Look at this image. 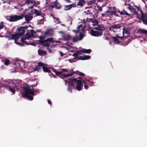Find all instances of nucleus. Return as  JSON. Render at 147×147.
Listing matches in <instances>:
<instances>
[{"mask_svg": "<svg viewBox=\"0 0 147 147\" xmlns=\"http://www.w3.org/2000/svg\"><path fill=\"white\" fill-rule=\"evenodd\" d=\"M28 26L21 27L18 28L17 31L14 34H11L10 36L11 32L9 30L5 28L3 30V32L0 33V37H5L7 38L8 40H10L13 39L14 40L15 43L20 46H23L24 43L26 45H32L35 46L36 44L34 43L28 42L27 41L32 36H30L28 34L22 37L21 39V41L22 42H18L20 36L23 34L25 32L24 29L27 28Z\"/></svg>", "mask_w": 147, "mask_h": 147, "instance_id": "f257e3e1", "label": "nucleus"}, {"mask_svg": "<svg viewBox=\"0 0 147 147\" xmlns=\"http://www.w3.org/2000/svg\"><path fill=\"white\" fill-rule=\"evenodd\" d=\"M65 84L67 85L68 84V90L70 92L71 90L73 89L76 86V89L78 91H80L82 89L83 85L82 83V81L80 78L74 79L71 82H68L67 80L65 81Z\"/></svg>", "mask_w": 147, "mask_h": 147, "instance_id": "f03ea898", "label": "nucleus"}, {"mask_svg": "<svg viewBox=\"0 0 147 147\" xmlns=\"http://www.w3.org/2000/svg\"><path fill=\"white\" fill-rule=\"evenodd\" d=\"M42 69L45 72H49L51 71L54 72L57 76L60 77L61 78L64 79L65 78L67 77L72 76V74H65L64 73L68 72V70L66 69H61L60 71H57L56 70L53 68H48L46 66L44 65L43 64Z\"/></svg>", "mask_w": 147, "mask_h": 147, "instance_id": "7ed1b4c3", "label": "nucleus"}, {"mask_svg": "<svg viewBox=\"0 0 147 147\" xmlns=\"http://www.w3.org/2000/svg\"><path fill=\"white\" fill-rule=\"evenodd\" d=\"M3 87L10 91L12 94L15 93L16 85L14 82L11 80H7L2 82L0 85V88Z\"/></svg>", "mask_w": 147, "mask_h": 147, "instance_id": "20e7f679", "label": "nucleus"}, {"mask_svg": "<svg viewBox=\"0 0 147 147\" xmlns=\"http://www.w3.org/2000/svg\"><path fill=\"white\" fill-rule=\"evenodd\" d=\"M85 26H84V23H82V24L79 25L78 27V30H73V31L75 32L76 34L79 33L80 35V38H77L76 40L75 39L76 37L74 38V41H77L81 40L84 36V34Z\"/></svg>", "mask_w": 147, "mask_h": 147, "instance_id": "39448f33", "label": "nucleus"}, {"mask_svg": "<svg viewBox=\"0 0 147 147\" xmlns=\"http://www.w3.org/2000/svg\"><path fill=\"white\" fill-rule=\"evenodd\" d=\"M24 93L22 94L23 97H27L28 99L32 100L33 98V96L34 95L33 90H31L29 87H24Z\"/></svg>", "mask_w": 147, "mask_h": 147, "instance_id": "423d86ee", "label": "nucleus"}, {"mask_svg": "<svg viewBox=\"0 0 147 147\" xmlns=\"http://www.w3.org/2000/svg\"><path fill=\"white\" fill-rule=\"evenodd\" d=\"M104 29L103 28L98 26L94 28L93 30H91L90 33L92 36H98L102 35V31Z\"/></svg>", "mask_w": 147, "mask_h": 147, "instance_id": "0eeeda50", "label": "nucleus"}, {"mask_svg": "<svg viewBox=\"0 0 147 147\" xmlns=\"http://www.w3.org/2000/svg\"><path fill=\"white\" fill-rule=\"evenodd\" d=\"M24 17V16L23 14L20 16L12 15L7 16L6 17V19L10 22H15L22 19Z\"/></svg>", "mask_w": 147, "mask_h": 147, "instance_id": "6e6552de", "label": "nucleus"}, {"mask_svg": "<svg viewBox=\"0 0 147 147\" xmlns=\"http://www.w3.org/2000/svg\"><path fill=\"white\" fill-rule=\"evenodd\" d=\"M14 64L17 67H19L22 69L26 67L25 62L19 59L16 60L14 61Z\"/></svg>", "mask_w": 147, "mask_h": 147, "instance_id": "1a4fd4ad", "label": "nucleus"}, {"mask_svg": "<svg viewBox=\"0 0 147 147\" xmlns=\"http://www.w3.org/2000/svg\"><path fill=\"white\" fill-rule=\"evenodd\" d=\"M54 42V39L53 38H49L46 40H38V42L41 43L45 46H48L50 45L51 42Z\"/></svg>", "mask_w": 147, "mask_h": 147, "instance_id": "9d476101", "label": "nucleus"}, {"mask_svg": "<svg viewBox=\"0 0 147 147\" xmlns=\"http://www.w3.org/2000/svg\"><path fill=\"white\" fill-rule=\"evenodd\" d=\"M82 82L84 84V88L86 90L88 88V85H92L94 83L93 81H90V80L87 79L82 80Z\"/></svg>", "mask_w": 147, "mask_h": 147, "instance_id": "9b49d317", "label": "nucleus"}, {"mask_svg": "<svg viewBox=\"0 0 147 147\" xmlns=\"http://www.w3.org/2000/svg\"><path fill=\"white\" fill-rule=\"evenodd\" d=\"M25 3L28 5L32 4V6L30 7L31 9L33 8V6H36L39 4V2L38 1H35L33 0H27L25 1Z\"/></svg>", "mask_w": 147, "mask_h": 147, "instance_id": "f8f14e48", "label": "nucleus"}, {"mask_svg": "<svg viewBox=\"0 0 147 147\" xmlns=\"http://www.w3.org/2000/svg\"><path fill=\"white\" fill-rule=\"evenodd\" d=\"M78 55H82L84 53L89 54L91 52L90 49H83L81 50L77 51Z\"/></svg>", "mask_w": 147, "mask_h": 147, "instance_id": "ddd939ff", "label": "nucleus"}, {"mask_svg": "<svg viewBox=\"0 0 147 147\" xmlns=\"http://www.w3.org/2000/svg\"><path fill=\"white\" fill-rule=\"evenodd\" d=\"M43 65V63H38L37 66L35 68L31 69L30 71L33 72L35 71H38L40 69V67Z\"/></svg>", "mask_w": 147, "mask_h": 147, "instance_id": "4468645a", "label": "nucleus"}, {"mask_svg": "<svg viewBox=\"0 0 147 147\" xmlns=\"http://www.w3.org/2000/svg\"><path fill=\"white\" fill-rule=\"evenodd\" d=\"M135 15H136L137 18L138 19H140L141 18L142 19L144 17L145 15H144L141 10H140V12H139V13L135 12Z\"/></svg>", "mask_w": 147, "mask_h": 147, "instance_id": "2eb2a0df", "label": "nucleus"}, {"mask_svg": "<svg viewBox=\"0 0 147 147\" xmlns=\"http://www.w3.org/2000/svg\"><path fill=\"white\" fill-rule=\"evenodd\" d=\"M123 38L122 37H120L117 36L116 37H113V40L115 43L119 44L120 42V40L122 39Z\"/></svg>", "mask_w": 147, "mask_h": 147, "instance_id": "dca6fc26", "label": "nucleus"}, {"mask_svg": "<svg viewBox=\"0 0 147 147\" xmlns=\"http://www.w3.org/2000/svg\"><path fill=\"white\" fill-rule=\"evenodd\" d=\"M25 18L26 21L29 22L32 19L33 17L31 14H28L25 16Z\"/></svg>", "mask_w": 147, "mask_h": 147, "instance_id": "f3484780", "label": "nucleus"}, {"mask_svg": "<svg viewBox=\"0 0 147 147\" xmlns=\"http://www.w3.org/2000/svg\"><path fill=\"white\" fill-rule=\"evenodd\" d=\"M115 7H113L111 8H109V10L106 11V13H109L111 14L114 13L115 12V11L114 9Z\"/></svg>", "mask_w": 147, "mask_h": 147, "instance_id": "a211bd4d", "label": "nucleus"}, {"mask_svg": "<svg viewBox=\"0 0 147 147\" xmlns=\"http://www.w3.org/2000/svg\"><path fill=\"white\" fill-rule=\"evenodd\" d=\"M76 6V4L73 3L70 5H66L65 6V9L66 10H68L71 9L72 7H74Z\"/></svg>", "mask_w": 147, "mask_h": 147, "instance_id": "6ab92c4d", "label": "nucleus"}, {"mask_svg": "<svg viewBox=\"0 0 147 147\" xmlns=\"http://www.w3.org/2000/svg\"><path fill=\"white\" fill-rule=\"evenodd\" d=\"M120 28V26L119 24L117 25H115L111 27L110 28V30L111 31L115 32V30L114 29H116L118 28Z\"/></svg>", "mask_w": 147, "mask_h": 147, "instance_id": "aec40b11", "label": "nucleus"}, {"mask_svg": "<svg viewBox=\"0 0 147 147\" xmlns=\"http://www.w3.org/2000/svg\"><path fill=\"white\" fill-rule=\"evenodd\" d=\"M90 56L89 55H85L84 56L80 57L78 59L81 60H86L89 59L90 58Z\"/></svg>", "mask_w": 147, "mask_h": 147, "instance_id": "412c9836", "label": "nucleus"}, {"mask_svg": "<svg viewBox=\"0 0 147 147\" xmlns=\"http://www.w3.org/2000/svg\"><path fill=\"white\" fill-rule=\"evenodd\" d=\"M123 34L124 37H127L129 35V32L125 29L123 30Z\"/></svg>", "mask_w": 147, "mask_h": 147, "instance_id": "4be33fe9", "label": "nucleus"}, {"mask_svg": "<svg viewBox=\"0 0 147 147\" xmlns=\"http://www.w3.org/2000/svg\"><path fill=\"white\" fill-rule=\"evenodd\" d=\"M128 8L129 9L130 11L133 13V15H135V12H137L136 11L135 9L134 8H133L131 6L129 5H128Z\"/></svg>", "mask_w": 147, "mask_h": 147, "instance_id": "5701e85b", "label": "nucleus"}, {"mask_svg": "<svg viewBox=\"0 0 147 147\" xmlns=\"http://www.w3.org/2000/svg\"><path fill=\"white\" fill-rule=\"evenodd\" d=\"M90 21L92 25L93 26L96 25L98 23V21L95 19H90Z\"/></svg>", "mask_w": 147, "mask_h": 147, "instance_id": "b1692460", "label": "nucleus"}, {"mask_svg": "<svg viewBox=\"0 0 147 147\" xmlns=\"http://www.w3.org/2000/svg\"><path fill=\"white\" fill-rule=\"evenodd\" d=\"M103 0H92L90 1V5L96 4L98 2H102Z\"/></svg>", "mask_w": 147, "mask_h": 147, "instance_id": "393cba45", "label": "nucleus"}, {"mask_svg": "<svg viewBox=\"0 0 147 147\" xmlns=\"http://www.w3.org/2000/svg\"><path fill=\"white\" fill-rule=\"evenodd\" d=\"M34 13L37 15H41L42 16H43V14L42 13L41 11L37 10L36 9L34 10Z\"/></svg>", "mask_w": 147, "mask_h": 147, "instance_id": "a878e982", "label": "nucleus"}, {"mask_svg": "<svg viewBox=\"0 0 147 147\" xmlns=\"http://www.w3.org/2000/svg\"><path fill=\"white\" fill-rule=\"evenodd\" d=\"M138 32L140 33H144L145 34H147V30H144L142 29L141 28L139 29L138 30Z\"/></svg>", "mask_w": 147, "mask_h": 147, "instance_id": "bb28decb", "label": "nucleus"}, {"mask_svg": "<svg viewBox=\"0 0 147 147\" xmlns=\"http://www.w3.org/2000/svg\"><path fill=\"white\" fill-rule=\"evenodd\" d=\"M142 21L144 24L147 25V15H145L144 17L142 19Z\"/></svg>", "mask_w": 147, "mask_h": 147, "instance_id": "cd10ccee", "label": "nucleus"}, {"mask_svg": "<svg viewBox=\"0 0 147 147\" xmlns=\"http://www.w3.org/2000/svg\"><path fill=\"white\" fill-rule=\"evenodd\" d=\"M84 3V0H80L79 2L77 3V5L79 6H82Z\"/></svg>", "mask_w": 147, "mask_h": 147, "instance_id": "c85d7f7f", "label": "nucleus"}, {"mask_svg": "<svg viewBox=\"0 0 147 147\" xmlns=\"http://www.w3.org/2000/svg\"><path fill=\"white\" fill-rule=\"evenodd\" d=\"M38 54L40 55H42L46 54V52L42 50H38Z\"/></svg>", "mask_w": 147, "mask_h": 147, "instance_id": "c756f323", "label": "nucleus"}, {"mask_svg": "<svg viewBox=\"0 0 147 147\" xmlns=\"http://www.w3.org/2000/svg\"><path fill=\"white\" fill-rule=\"evenodd\" d=\"M52 17L53 18V20L54 22L56 24L59 23V19L58 18H55L53 16Z\"/></svg>", "mask_w": 147, "mask_h": 147, "instance_id": "7c9ffc66", "label": "nucleus"}, {"mask_svg": "<svg viewBox=\"0 0 147 147\" xmlns=\"http://www.w3.org/2000/svg\"><path fill=\"white\" fill-rule=\"evenodd\" d=\"M71 38V37L69 35H68L66 37L63 38L61 39H63L64 40L67 41L68 40H69Z\"/></svg>", "mask_w": 147, "mask_h": 147, "instance_id": "2f4dec72", "label": "nucleus"}, {"mask_svg": "<svg viewBox=\"0 0 147 147\" xmlns=\"http://www.w3.org/2000/svg\"><path fill=\"white\" fill-rule=\"evenodd\" d=\"M28 66H29V67H28L27 68L28 69V71L29 72H32L30 71V70L31 69H32V68H34L33 66H32V65H31V64L30 63H29L28 64Z\"/></svg>", "mask_w": 147, "mask_h": 147, "instance_id": "473e14b6", "label": "nucleus"}, {"mask_svg": "<svg viewBox=\"0 0 147 147\" xmlns=\"http://www.w3.org/2000/svg\"><path fill=\"white\" fill-rule=\"evenodd\" d=\"M9 64H10V61L8 59H5L4 61V64L5 65L7 66Z\"/></svg>", "mask_w": 147, "mask_h": 147, "instance_id": "72a5a7b5", "label": "nucleus"}, {"mask_svg": "<svg viewBox=\"0 0 147 147\" xmlns=\"http://www.w3.org/2000/svg\"><path fill=\"white\" fill-rule=\"evenodd\" d=\"M65 48L68 51H69L71 52H73L74 51L72 50H70L72 49V47L70 46H68L67 47H65Z\"/></svg>", "mask_w": 147, "mask_h": 147, "instance_id": "f704fd0d", "label": "nucleus"}, {"mask_svg": "<svg viewBox=\"0 0 147 147\" xmlns=\"http://www.w3.org/2000/svg\"><path fill=\"white\" fill-rule=\"evenodd\" d=\"M120 13L121 14H126L127 15H128V14L127 13V12L124 11L120 12Z\"/></svg>", "mask_w": 147, "mask_h": 147, "instance_id": "c9c22d12", "label": "nucleus"}, {"mask_svg": "<svg viewBox=\"0 0 147 147\" xmlns=\"http://www.w3.org/2000/svg\"><path fill=\"white\" fill-rule=\"evenodd\" d=\"M75 37H76L75 38V39L76 40L77 38H80V35H79V36H76L74 37H73L72 38V41H73L74 42H77L78 41H74V38Z\"/></svg>", "mask_w": 147, "mask_h": 147, "instance_id": "e433bc0d", "label": "nucleus"}, {"mask_svg": "<svg viewBox=\"0 0 147 147\" xmlns=\"http://www.w3.org/2000/svg\"><path fill=\"white\" fill-rule=\"evenodd\" d=\"M75 59V58H74L73 59H69L68 60L69 62L72 63L75 61H74V59Z\"/></svg>", "mask_w": 147, "mask_h": 147, "instance_id": "4c0bfd02", "label": "nucleus"}, {"mask_svg": "<svg viewBox=\"0 0 147 147\" xmlns=\"http://www.w3.org/2000/svg\"><path fill=\"white\" fill-rule=\"evenodd\" d=\"M135 7H136V9L138 11V12H140V10H141L140 8L138 7L135 6Z\"/></svg>", "mask_w": 147, "mask_h": 147, "instance_id": "58836bf2", "label": "nucleus"}, {"mask_svg": "<svg viewBox=\"0 0 147 147\" xmlns=\"http://www.w3.org/2000/svg\"><path fill=\"white\" fill-rule=\"evenodd\" d=\"M97 7L98 9L99 10L101 11L102 10V8L101 7L99 6L98 5L97 6Z\"/></svg>", "mask_w": 147, "mask_h": 147, "instance_id": "ea45409f", "label": "nucleus"}, {"mask_svg": "<svg viewBox=\"0 0 147 147\" xmlns=\"http://www.w3.org/2000/svg\"><path fill=\"white\" fill-rule=\"evenodd\" d=\"M78 55V54L76 52L75 53H74L73 54V56L74 57H76Z\"/></svg>", "mask_w": 147, "mask_h": 147, "instance_id": "a19ab883", "label": "nucleus"}, {"mask_svg": "<svg viewBox=\"0 0 147 147\" xmlns=\"http://www.w3.org/2000/svg\"><path fill=\"white\" fill-rule=\"evenodd\" d=\"M79 74H80V76H83L84 75V73H83L82 72H80L79 73Z\"/></svg>", "mask_w": 147, "mask_h": 147, "instance_id": "79ce46f5", "label": "nucleus"}, {"mask_svg": "<svg viewBox=\"0 0 147 147\" xmlns=\"http://www.w3.org/2000/svg\"><path fill=\"white\" fill-rule=\"evenodd\" d=\"M59 53L60 54L61 56H63L64 55H65V54H63L60 51L59 52Z\"/></svg>", "mask_w": 147, "mask_h": 147, "instance_id": "37998d69", "label": "nucleus"}, {"mask_svg": "<svg viewBox=\"0 0 147 147\" xmlns=\"http://www.w3.org/2000/svg\"><path fill=\"white\" fill-rule=\"evenodd\" d=\"M106 13H106V12L105 13H102V16H105V15Z\"/></svg>", "mask_w": 147, "mask_h": 147, "instance_id": "c03bdc74", "label": "nucleus"}, {"mask_svg": "<svg viewBox=\"0 0 147 147\" xmlns=\"http://www.w3.org/2000/svg\"><path fill=\"white\" fill-rule=\"evenodd\" d=\"M80 72L78 71H74V73H76V74H79V73Z\"/></svg>", "mask_w": 147, "mask_h": 147, "instance_id": "a18cd8bd", "label": "nucleus"}, {"mask_svg": "<svg viewBox=\"0 0 147 147\" xmlns=\"http://www.w3.org/2000/svg\"><path fill=\"white\" fill-rule=\"evenodd\" d=\"M55 42L56 43H59L60 42V41H54V42Z\"/></svg>", "mask_w": 147, "mask_h": 147, "instance_id": "49530a36", "label": "nucleus"}, {"mask_svg": "<svg viewBox=\"0 0 147 147\" xmlns=\"http://www.w3.org/2000/svg\"><path fill=\"white\" fill-rule=\"evenodd\" d=\"M48 51L49 52V53H51L52 52V51H51V49H48Z\"/></svg>", "mask_w": 147, "mask_h": 147, "instance_id": "de8ad7c7", "label": "nucleus"}, {"mask_svg": "<svg viewBox=\"0 0 147 147\" xmlns=\"http://www.w3.org/2000/svg\"><path fill=\"white\" fill-rule=\"evenodd\" d=\"M59 33L62 34H64L63 32L62 31H59Z\"/></svg>", "mask_w": 147, "mask_h": 147, "instance_id": "09e8293b", "label": "nucleus"}, {"mask_svg": "<svg viewBox=\"0 0 147 147\" xmlns=\"http://www.w3.org/2000/svg\"><path fill=\"white\" fill-rule=\"evenodd\" d=\"M51 101L50 100H48V102L49 104H51Z\"/></svg>", "mask_w": 147, "mask_h": 147, "instance_id": "8fccbe9b", "label": "nucleus"}, {"mask_svg": "<svg viewBox=\"0 0 147 147\" xmlns=\"http://www.w3.org/2000/svg\"><path fill=\"white\" fill-rule=\"evenodd\" d=\"M65 1L68 2H70L69 0H64Z\"/></svg>", "mask_w": 147, "mask_h": 147, "instance_id": "3c124183", "label": "nucleus"}, {"mask_svg": "<svg viewBox=\"0 0 147 147\" xmlns=\"http://www.w3.org/2000/svg\"><path fill=\"white\" fill-rule=\"evenodd\" d=\"M105 39L106 40H108V38L107 37H105Z\"/></svg>", "mask_w": 147, "mask_h": 147, "instance_id": "603ef678", "label": "nucleus"}, {"mask_svg": "<svg viewBox=\"0 0 147 147\" xmlns=\"http://www.w3.org/2000/svg\"><path fill=\"white\" fill-rule=\"evenodd\" d=\"M60 8L59 7H56V9H59Z\"/></svg>", "mask_w": 147, "mask_h": 147, "instance_id": "864d4df0", "label": "nucleus"}, {"mask_svg": "<svg viewBox=\"0 0 147 147\" xmlns=\"http://www.w3.org/2000/svg\"><path fill=\"white\" fill-rule=\"evenodd\" d=\"M33 10H32V11H31V12H32V13H33Z\"/></svg>", "mask_w": 147, "mask_h": 147, "instance_id": "5fc2aeb1", "label": "nucleus"}, {"mask_svg": "<svg viewBox=\"0 0 147 147\" xmlns=\"http://www.w3.org/2000/svg\"><path fill=\"white\" fill-rule=\"evenodd\" d=\"M140 22V23H141V22H140H140Z\"/></svg>", "mask_w": 147, "mask_h": 147, "instance_id": "6e6d98bb", "label": "nucleus"}]
</instances>
